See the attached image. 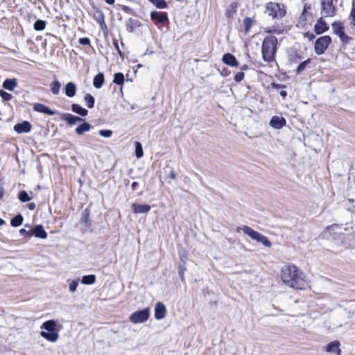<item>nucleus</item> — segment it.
<instances>
[{"label":"nucleus","instance_id":"54","mask_svg":"<svg viewBox=\"0 0 355 355\" xmlns=\"http://www.w3.org/2000/svg\"><path fill=\"white\" fill-rule=\"evenodd\" d=\"M137 186H138V183L137 182H133L131 184V187H132V190H135Z\"/></svg>","mask_w":355,"mask_h":355},{"label":"nucleus","instance_id":"3","mask_svg":"<svg viewBox=\"0 0 355 355\" xmlns=\"http://www.w3.org/2000/svg\"><path fill=\"white\" fill-rule=\"evenodd\" d=\"M57 323L53 320H49L42 323L41 329L45 331L40 332V336L46 340L55 343L59 338V334L57 331Z\"/></svg>","mask_w":355,"mask_h":355},{"label":"nucleus","instance_id":"14","mask_svg":"<svg viewBox=\"0 0 355 355\" xmlns=\"http://www.w3.org/2000/svg\"><path fill=\"white\" fill-rule=\"evenodd\" d=\"M61 119L62 120L66 121L67 123L70 125H73L78 122H82V121H85L83 119H82L79 116H74L73 114H68V113L62 114Z\"/></svg>","mask_w":355,"mask_h":355},{"label":"nucleus","instance_id":"53","mask_svg":"<svg viewBox=\"0 0 355 355\" xmlns=\"http://www.w3.org/2000/svg\"><path fill=\"white\" fill-rule=\"evenodd\" d=\"M280 96L283 98H285L287 96V92L286 91H281L280 92Z\"/></svg>","mask_w":355,"mask_h":355},{"label":"nucleus","instance_id":"52","mask_svg":"<svg viewBox=\"0 0 355 355\" xmlns=\"http://www.w3.org/2000/svg\"><path fill=\"white\" fill-rule=\"evenodd\" d=\"M3 196H4V189L2 187H0V200L2 199Z\"/></svg>","mask_w":355,"mask_h":355},{"label":"nucleus","instance_id":"12","mask_svg":"<svg viewBox=\"0 0 355 355\" xmlns=\"http://www.w3.org/2000/svg\"><path fill=\"white\" fill-rule=\"evenodd\" d=\"M33 110L37 112L46 114L50 116H53L55 114L54 110H51L49 107L40 103H36L33 105Z\"/></svg>","mask_w":355,"mask_h":355},{"label":"nucleus","instance_id":"29","mask_svg":"<svg viewBox=\"0 0 355 355\" xmlns=\"http://www.w3.org/2000/svg\"><path fill=\"white\" fill-rule=\"evenodd\" d=\"M24 218L23 216L19 214L17 216H15L13 218L10 220V225L12 227H19L23 223Z\"/></svg>","mask_w":355,"mask_h":355},{"label":"nucleus","instance_id":"37","mask_svg":"<svg viewBox=\"0 0 355 355\" xmlns=\"http://www.w3.org/2000/svg\"><path fill=\"white\" fill-rule=\"evenodd\" d=\"M0 96L4 101H9L12 98V95L5 92L4 90H0Z\"/></svg>","mask_w":355,"mask_h":355},{"label":"nucleus","instance_id":"23","mask_svg":"<svg viewBox=\"0 0 355 355\" xmlns=\"http://www.w3.org/2000/svg\"><path fill=\"white\" fill-rule=\"evenodd\" d=\"M71 110L81 116H85L88 114L87 110L76 103L72 104Z\"/></svg>","mask_w":355,"mask_h":355},{"label":"nucleus","instance_id":"38","mask_svg":"<svg viewBox=\"0 0 355 355\" xmlns=\"http://www.w3.org/2000/svg\"><path fill=\"white\" fill-rule=\"evenodd\" d=\"M343 229V227L341 225L334 224L329 227V230L330 231L335 232L336 234H340L341 233V230ZM345 230H346V228H344Z\"/></svg>","mask_w":355,"mask_h":355},{"label":"nucleus","instance_id":"44","mask_svg":"<svg viewBox=\"0 0 355 355\" xmlns=\"http://www.w3.org/2000/svg\"><path fill=\"white\" fill-rule=\"evenodd\" d=\"M78 42L81 45H89L90 44V40L87 37H81L78 40Z\"/></svg>","mask_w":355,"mask_h":355},{"label":"nucleus","instance_id":"20","mask_svg":"<svg viewBox=\"0 0 355 355\" xmlns=\"http://www.w3.org/2000/svg\"><path fill=\"white\" fill-rule=\"evenodd\" d=\"M340 343L337 340L331 342L326 346V352H334L340 355V349L339 348Z\"/></svg>","mask_w":355,"mask_h":355},{"label":"nucleus","instance_id":"11","mask_svg":"<svg viewBox=\"0 0 355 355\" xmlns=\"http://www.w3.org/2000/svg\"><path fill=\"white\" fill-rule=\"evenodd\" d=\"M166 313V309L162 302H157L155 307V318L160 320L163 319Z\"/></svg>","mask_w":355,"mask_h":355},{"label":"nucleus","instance_id":"49","mask_svg":"<svg viewBox=\"0 0 355 355\" xmlns=\"http://www.w3.org/2000/svg\"><path fill=\"white\" fill-rule=\"evenodd\" d=\"M114 46H115L116 50L118 51V53H119L120 55H121V51H120V49H119V44H118L117 42H114Z\"/></svg>","mask_w":355,"mask_h":355},{"label":"nucleus","instance_id":"19","mask_svg":"<svg viewBox=\"0 0 355 355\" xmlns=\"http://www.w3.org/2000/svg\"><path fill=\"white\" fill-rule=\"evenodd\" d=\"M76 93V86L72 83L69 82L67 83L64 87V94L69 98L73 97Z\"/></svg>","mask_w":355,"mask_h":355},{"label":"nucleus","instance_id":"4","mask_svg":"<svg viewBox=\"0 0 355 355\" xmlns=\"http://www.w3.org/2000/svg\"><path fill=\"white\" fill-rule=\"evenodd\" d=\"M241 230H243V232H244L245 234L249 236L252 239H253L257 242L261 243L264 246H266V247L271 246L270 241L268 239V238L266 236L254 230L251 227L244 225L242 227H237L236 231L239 232Z\"/></svg>","mask_w":355,"mask_h":355},{"label":"nucleus","instance_id":"43","mask_svg":"<svg viewBox=\"0 0 355 355\" xmlns=\"http://www.w3.org/2000/svg\"><path fill=\"white\" fill-rule=\"evenodd\" d=\"M338 37H340V40L343 42H345V43H347L351 40V37H349V36L345 35V32L343 33L342 34H340V35H338Z\"/></svg>","mask_w":355,"mask_h":355},{"label":"nucleus","instance_id":"17","mask_svg":"<svg viewBox=\"0 0 355 355\" xmlns=\"http://www.w3.org/2000/svg\"><path fill=\"white\" fill-rule=\"evenodd\" d=\"M222 60L225 64H226L229 66H231V67H238L239 66V62L236 60L235 56L231 53H227L224 54L223 56Z\"/></svg>","mask_w":355,"mask_h":355},{"label":"nucleus","instance_id":"2","mask_svg":"<svg viewBox=\"0 0 355 355\" xmlns=\"http://www.w3.org/2000/svg\"><path fill=\"white\" fill-rule=\"evenodd\" d=\"M277 44V38L275 36L269 35L263 39L261 45V53L265 62L269 63L275 60Z\"/></svg>","mask_w":355,"mask_h":355},{"label":"nucleus","instance_id":"56","mask_svg":"<svg viewBox=\"0 0 355 355\" xmlns=\"http://www.w3.org/2000/svg\"><path fill=\"white\" fill-rule=\"evenodd\" d=\"M106 3L110 5L114 4L115 0H105Z\"/></svg>","mask_w":355,"mask_h":355},{"label":"nucleus","instance_id":"57","mask_svg":"<svg viewBox=\"0 0 355 355\" xmlns=\"http://www.w3.org/2000/svg\"><path fill=\"white\" fill-rule=\"evenodd\" d=\"M248 69V65H246V64H243V65L241 67V70H243H243H247Z\"/></svg>","mask_w":355,"mask_h":355},{"label":"nucleus","instance_id":"33","mask_svg":"<svg viewBox=\"0 0 355 355\" xmlns=\"http://www.w3.org/2000/svg\"><path fill=\"white\" fill-rule=\"evenodd\" d=\"M18 198L21 202H28L31 200V198L26 191H21L19 193Z\"/></svg>","mask_w":355,"mask_h":355},{"label":"nucleus","instance_id":"48","mask_svg":"<svg viewBox=\"0 0 355 355\" xmlns=\"http://www.w3.org/2000/svg\"><path fill=\"white\" fill-rule=\"evenodd\" d=\"M82 222L85 223H87L88 220H89V214H87L85 215H84L81 219Z\"/></svg>","mask_w":355,"mask_h":355},{"label":"nucleus","instance_id":"41","mask_svg":"<svg viewBox=\"0 0 355 355\" xmlns=\"http://www.w3.org/2000/svg\"><path fill=\"white\" fill-rule=\"evenodd\" d=\"M99 135L104 137H110L112 135V132L110 130H101Z\"/></svg>","mask_w":355,"mask_h":355},{"label":"nucleus","instance_id":"40","mask_svg":"<svg viewBox=\"0 0 355 355\" xmlns=\"http://www.w3.org/2000/svg\"><path fill=\"white\" fill-rule=\"evenodd\" d=\"M78 285V282L77 280H72L69 284V291L71 293H73L76 291Z\"/></svg>","mask_w":355,"mask_h":355},{"label":"nucleus","instance_id":"46","mask_svg":"<svg viewBox=\"0 0 355 355\" xmlns=\"http://www.w3.org/2000/svg\"><path fill=\"white\" fill-rule=\"evenodd\" d=\"M350 17H352L353 21H354V24L355 26V2H354V1L352 3V11H351V13H350Z\"/></svg>","mask_w":355,"mask_h":355},{"label":"nucleus","instance_id":"7","mask_svg":"<svg viewBox=\"0 0 355 355\" xmlns=\"http://www.w3.org/2000/svg\"><path fill=\"white\" fill-rule=\"evenodd\" d=\"M331 42L329 35L321 36L315 42L314 50L317 55L323 54Z\"/></svg>","mask_w":355,"mask_h":355},{"label":"nucleus","instance_id":"61","mask_svg":"<svg viewBox=\"0 0 355 355\" xmlns=\"http://www.w3.org/2000/svg\"><path fill=\"white\" fill-rule=\"evenodd\" d=\"M349 201L350 202H354V200H353V199H349Z\"/></svg>","mask_w":355,"mask_h":355},{"label":"nucleus","instance_id":"32","mask_svg":"<svg viewBox=\"0 0 355 355\" xmlns=\"http://www.w3.org/2000/svg\"><path fill=\"white\" fill-rule=\"evenodd\" d=\"M84 99H85L87 106L89 108H92L94 107L95 100H94V98L90 94H87L85 96Z\"/></svg>","mask_w":355,"mask_h":355},{"label":"nucleus","instance_id":"26","mask_svg":"<svg viewBox=\"0 0 355 355\" xmlns=\"http://www.w3.org/2000/svg\"><path fill=\"white\" fill-rule=\"evenodd\" d=\"M91 128L90 124L87 122H84L76 128V133L78 135L83 134L85 132H88Z\"/></svg>","mask_w":355,"mask_h":355},{"label":"nucleus","instance_id":"50","mask_svg":"<svg viewBox=\"0 0 355 355\" xmlns=\"http://www.w3.org/2000/svg\"><path fill=\"white\" fill-rule=\"evenodd\" d=\"M28 207L30 210H34L35 208V205L33 202H31L28 205Z\"/></svg>","mask_w":355,"mask_h":355},{"label":"nucleus","instance_id":"51","mask_svg":"<svg viewBox=\"0 0 355 355\" xmlns=\"http://www.w3.org/2000/svg\"><path fill=\"white\" fill-rule=\"evenodd\" d=\"M169 177L172 179L176 178V174L173 170L171 171V172L169 173Z\"/></svg>","mask_w":355,"mask_h":355},{"label":"nucleus","instance_id":"28","mask_svg":"<svg viewBox=\"0 0 355 355\" xmlns=\"http://www.w3.org/2000/svg\"><path fill=\"white\" fill-rule=\"evenodd\" d=\"M96 281L94 275H84L81 279V283L85 285L93 284Z\"/></svg>","mask_w":355,"mask_h":355},{"label":"nucleus","instance_id":"59","mask_svg":"<svg viewBox=\"0 0 355 355\" xmlns=\"http://www.w3.org/2000/svg\"><path fill=\"white\" fill-rule=\"evenodd\" d=\"M4 223H5V221L3 219L0 218V225H3Z\"/></svg>","mask_w":355,"mask_h":355},{"label":"nucleus","instance_id":"16","mask_svg":"<svg viewBox=\"0 0 355 355\" xmlns=\"http://www.w3.org/2000/svg\"><path fill=\"white\" fill-rule=\"evenodd\" d=\"M132 211L135 214H146L148 213L151 207L150 205L146 204H137L134 203L131 206Z\"/></svg>","mask_w":355,"mask_h":355},{"label":"nucleus","instance_id":"8","mask_svg":"<svg viewBox=\"0 0 355 355\" xmlns=\"http://www.w3.org/2000/svg\"><path fill=\"white\" fill-rule=\"evenodd\" d=\"M150 316V308H146L142 310L136 311L132 313L129 320L132 323L138 324L146 322Z\"/></svg>","mask_w":355,"mask_h":355},{"label":"nucleus","instance_id":"58","mask_svg":"<svg viewBox=\"0 0 355 355\" xmlns=\"http://www.w3.org/2000/svg\"><path fill=\"white\" fill-rule=\"evenodd\" d=\"M273 86L276 88L284 87V86L278 84H273Z\"/></svg>","mask_w":355,"mask_h":355},{"label":"nucleus","instance_id":"34","mask_svg":"<svg viewBox=\"0 0 355 355\" xmlns=\"http://www.w3.org/2000/svg\"><path fill=\"white\" fill-rule=\"evenodd\" d=\"M114 83L116 85H122L124 82V76L122 73H116L114 76Z\"/></svg>","mask_w":355,"mask_h":355},{"label":"nucleus","instance_id":"18","mask_svg":"<svg viewBox=\"0 0 355 355\" xmlns=\"http://www.w3.org/2000/svg\"><path fill=\"white\" fill-rule=\"evenodd\" d=\"M32 234H33L37 238L40 239H46L47 237V233L44 230L43 226L42 225H37L33 230H32Z\"/></svg>","mask_w":355,"mask_h":355},{"label":"nucleus","instance_id":"21","mask_svg":"<svg viewBox=\"0 0 355 355\" xmlns=\"http://www.w3.org/2000/svg\"><path fill=\"white\" fill-rule=\"evenodd\" d=\"M139 26H140L139 22L137 20L133 19L132 18H129L125 21V27H126V30L128 33H132L134 31L135 28Z\"/></svg>","mask_w":355,"mask_h":355},{"label":"nucleus","instance_id":"6","mask_svg":"<svg viewBox=\"0 0 355 355\" xmlns=\"http://www.w3.org/2000/svg\"><path fill=\"white\" fill-rule=\"evenodd\" d=\"M265 12L272 19L282 18L285 14L286 11L277 3L269 2L266 4Z\"/></svg>","mask_w":355,"mask_h":355},{"label":"nucleus","instance_id":"1","mask_svg":"<svg viewBox=\"0 0 355 355\" xmlns=\"http://www.w3.org/2000/svg\"><path fill=\"white\" fill-rule=\"evenodd\" d=\"M281 277L284 284L295 289H304L306 286L303 273L300 272L294 265L283 268Z\"/></svg>","mask_w":355,"mask_h":355},{"label":"nucleus","instance_id":"15","mask_svg":"<svg viewBox=\"0 0 355 355\" xmlns=\"http://www.w3.org/2000/svg\"><path fill=\"white\" fill-rule=\"evenodd\" d=\"M329 29L327 24L320 18L314 26V31L317 35H320Z\"/></svg>","mask_w":355,"mask_h":355},{"label":"nucleus","instance_id":"36","mask_svg":"<svg viewBox=\"0 0 355 355\" xmlns=\"http://www.w3.org/2000/svg\"><path fill=\"white\" fill-rule=\"evenodd\" d=\"M310 62V59H308L300 63L296 70L297 74L301 73L306 67L307 64Z\"/></svg>","mask_w":355,"mask_h":355},{"label":"nucleus","instance_id":"13","mask_svg":"<svg viewBox=\"0 0 355 355\" xmlns=\"http://www.w3.org/2000/svg\"><path fill=\"white\" fill-rule=\"evenodd\" d=\"M286 119L282 116H274L270 121L271 127L275 129H281L286 125Z\"/></svg>","mask_w":355,"mask_h":355},{"label":"nucleus","instance_id":"60","mask_svg":"<svg viewBox=\"0 0 355 355\" xmlns=\"http://www.w3.org/2000/svg\"><path fill=\"white\" fill-rule=\"evenodd\" d=\"M180 277H181L182 281H183L184 280V277H183V274L182 273L180 274Z\"/></svg>","mask_w":355,"mask_h":355},{"label":"nucleus","instance_id":"62","mask_svg":"<svg viewBox=\"0 0 355 355\" xmlns=\"http://www.w3.org/2000/svg\"><path fill=\"white\" fill-rule=\"evenodd\" d=\"M267 32H268V33H272V30H268V31H267Z\"/></svg>","mask_w":355,"mask_h":355},{"label":"nucleus","instance_id":"63","mask_svg":"<svg viewBox=\"0 0 355 355\" xmlns=\"http://www.w3.org/2000/svg\"><path fill=\"white\" fill-rule=\"evenodd\" d=\"M305 10H306V6L304 7V11H303V13L305 12Z\"/></svg>","mask_w":355,"mask_h":355},{"label":"nucleus","instance_id":"45","mask_svg":"<svg viewBox=\"0 0 355 355\" xmlns=\"http://www.w3.org/2000/svg\"><path fill=\"white\" fill-rule=\"evenodd\" d=\"M19 234L21 235H28L31 236L32 235V230H26V229H21L19 230Z\"/></svg>","mask_w":355,"mask_h":355},{"label":"nucleus","instance_id":"47","mask_svg":"<svg viewBox=\"0 0 355 355\" xmlns=\"http://www.w3.org/2000/svg\"><path fill=\"white\" fill-rule=\"evenodd\" d=\"M304 36L307 37L309 40H312L315 38V35L313 33L307 32L304 34Z\"/></svg>","mask_w":355,"mask_h":355},{"label":"nucleus","instance_id":"27","mask_svg":"<svg viewBox=\"0 0 355 355\" xmlns=\"http://www.w3.org/2000/svg\"><path fill=\"white\" fill-rule=\"evenodd\" d=\"M50 88H51V92L54 95H58L60 93V90L61 88V84L60 83V82L58 80H55L50 84Z\"/></svg>","mask_w":355,"mask_h":355},{"label":"nucleus","instance_id":"22","mask_svg":"<svg viewBox=\"0 0 355 355\" xmlns=\"http://www.w3.org/2000/svg\"><path fill=\"white\" fill-rule=\"evenodd\" d=\"M17 80L15 78L6 79L3 83V87L9 91H12L17 87Z\"/></svg>","mask_w":355,"mask_h":355},{"label":"nucleus","instance_id":"9","mask_svg":"<svg viewBox=\"0 0 355 355\" xmlns=\"http://www.w3.org/2000/svg\"><path fill=\"white\" fill-rule=\"evenodd\" d=\"M150 17L155 24H164L168 20V14L165 12L153 10L150 12Z\"/></svg>","mask_w":355,"mask_h":355},{"label":"nucleus","instance_id":"24","mask_svg":"<svg viewBox=\"0 0 355 355\" xmlns=\"http://www.w3.org/2000/svg\"><path fill=\"white\" fill-rule=\"evenodd\" d=\"M104 83V75L102 73H99L96 75L93 80L94 87L96 89L101 88Z\"/></svg>","mask_w":355,"mask_h":355},{"label":"nucleus","instance_id":"10","mask_svg":"<svg viewBox=\"0 0 355 355\" xmlns=\"http://www.w3.org/2000/svg\"><path fill=\"white\" fill-rule=\"evenodd\" d=\"M31 124L27 121L17 123L14 125V130L19 134L28 133L31 130Z\"/></svg>","mask_w":355,"mask_h":355},{"label":"nucleus","instance_id":"5","mask_svg":"<svg viewBox=\"0 0 355 355\" xmlns=\"http://www.w3.org/2000/svg\"><path fill=\"white\" fill-rule=\"evenodd\" d=\"M337 0H322L321 14L324 17H334L336 13Z\"/></svg>","mask_w":355,"mask_h":355},{"label":"nucleus","instance_id":"31","mask_svg":"<svg viewBox=\"0 0 355 355\" xmlns=\"http://www.w3.org/2000/svg\"><path fill=\"white\" fill-rule=\"evenodd\" d=\"M46 21L42 19H37L33 24V28L37 31H41L45 29Z\"/></svg>","mask_w":355,"mask_h":355},{"label":"nucleus","instance_id":"55","mask_svg":"<svg viewBox=\"0 0 355 355\" xmlns=\"http://www.w3.org/2000/svg\"><path fill=\"white\" fill-rule=\"evenodd\" d=\"M122 10L125 12H128L129 10H130V8L128 6H123Z\"/></svg>","mask_w":355,"mask_h":355},{"label":"nucleus","instance_id":"42","mask_svg":"<svg viewBox=\"0 0 355 355\" xmlns=\"http://www.w3.org/2000/svg\"><path fill=\"white\" fill-rule=\"evenodd\" d=\"M244 78V73L241 71V72H238L235 76H234V80L236 82V83H240L241 80H243V79Z\"/></svg>","mask_w":355,"mask_h":355},{"label":"nucleus","instance_id":"35","mask_svg":"<svg viewBox=\"0 0 355 355\" xmlns=\"http://www.w3.org/2000/svg\"><path fill=\"white\" fill-rule=\"evenodd\" d=\"M142 145L140 142H135V156L137 158H141L143 156Z\"/></svg>","mask_w":355,"mask_h":355},{"label":"nucleus","instance_id":"30","mask_svg":"<svg viewBox=\"0 0 355 355\" xmlns=\"http://www.w3.org/2000/svg\"><path fill=\"white\" fill-rule=\"evenodd\" d=\"M150 1L158 9H165L168 7L166 1L164 0H150Z\"/></svg>","mask_w":355,"mask_h":355},{"label":"nucleus","instance_id":"25","mask_svg":"<svg viewBox=\"0 0 355 355\" xmlns=\"http://www.w3.org/2000/svg\"><path fill=\"white\" fill-rule=\"evenodd\" d=\"M334 33L338 36L344 33V26L340 21H335L332 24Z\"/></svg>","mask_w":355,"mask_h":355},{"label":"nucleus","instance_id":"39","mask_svg":"<svg viewBox=\"0 0 355 355\" xmlns=\"http://www.w3.org/2000/svg\"><path fill=\"white\" fill-rule=\"evenodd\" d=\"M252 23H253V21L249 17H246L244 19V25H245V32H248L250 30V27L252 25Z\"/></svg>","mask_w":355,"mask_h":355}]
</instances>
